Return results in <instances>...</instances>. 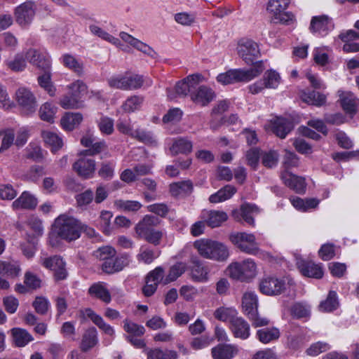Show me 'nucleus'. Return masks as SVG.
<instances>
[{
	"label": "nucleus",
	"mask_w": 359,
	"mask_h": 359,
	"mask_svg": "<svg viewBox=\"0 0 359 359\" xmlns=\"http://www.w3.org/2000/svg\"><path fill=\"white\" fill-rule=\"evenodd\" d=\"M69 94H72L75 97L82 100V97L86 93L87 86L81 80H77L67 86Z\"/></svg>",
	"instance_id": "obj_60"
},
{
	"label": "nucleus",
	"mask_w": 359,
	"mask_h": 359,
	"mask_svg": "<svg viewBox=\"0 0 359 359\" xmlns=\"http://www.w3.org/2000/svg\"><path fill=\"white\" fill-rule=\"evenodd\" d=\"M26 59L32 65L43 70L49 69L51 65L50 55L43 50L29 48L26 51Z\"/></svg>",
	"instance_id": "obj_13"
},
{
	"label": "nucleus",
	"mask_w": 359,
	"mask_h": 359,
	"mask_svg": "<svg viewBox=\"0 0 359 359\" xmlns=\"http://www.w3.org/2000/svg\"><path fill=\"white\" fill-rule=\"evenodd\" d=\"M159 255L157 251H154L148 248L142 247L140 252L137 255L138 262H143L147 264H151Z\"/></svg>",
	"instance_id": "obj_59"
},
{
	"label": "nucleus",
	"mask_w": 359,
	"mask_h": 359,
	"mask_svg": "<svg viewBox=\"0 0 359 359\" xmlns=\"http://www.w3.org/2000/svg\"><path fill=\"white\" fill-rule=\"evenodd\" d=\"M15 100L21 109L27 114L35 111L36 99L32 90L27 87H20L15 92Z\"/></svg>",
	"instance_id": "obj_10"
},
{
	"label": "nucleus",
	"mask_w": 359,
	"mask_h": 359,
	"mask_svg": "<svg viewBox=\"0 0 359 359\" xmlns=\"http://www.w3.org/2000/svg\"><path fill=\"white\" fill-rule=\"evenodd\" d=\"M236 50L238 57L247 65H253L254 67L259 62H255L261 55L259 46L251 39L242 38L238 40Z\"/></svg>",
	"instance_id": "obj_5"
},
{
	"label": "nucleus",
	"mask_w": 359,
	"mask_h": 359,
	"mask_svg": "<svg viewBox=\"0 0 359 359\" xmlns=\"http://www.w3.org/2000/svg\"><path fill=\"white\" fill-rule=\"evenodd\" d=\"M290 202L293 207L301 212H307L316 208L320 203L317 198H301L299 197H292Z\"/></svg>",
	"instance_id": "obj_36"
},
{
	"label": "nucleus",
	"mask_w": 359,
	"mask_h": 359,
	"mask_svg": "<svg viewBox=\"0 0 359 359\" xmlns=\"http://www.w3.org/2000/svg\"><path fill=\"white\" fill-rule=\"evenodd\" d=\"M142 204L137 201L116 200L114 207L120 211L137 212L142 208Z\"/></svg>",
	"instance_id": "obj_51"
},
{
	"label": "nucleus",
	"mask_w": 359,
	"mask_h": 359,
	"mask_svg": "<svg viewBox=\"0 0 359 359\" xmlns=\"http://www.w3.org/2000/svg\"><path fill=\"white\" fill-rule=\"evenodd\" d=\"M214 91L205 86L196 87L191 94V100L198 105L205 106L214 99Z\"/></svg>",
	"instance_id": "obj_22"
},
{
	"label": "nucleus",
	"mask_w": 359,
	"mask_h": 359,
	"mask_svg": "<svg viewBox=\"0 0 359 359\" xmlns=\"http://www.w3.org/2000/svg\"><path fill=\"white\" fill-rule=\"evenodd\" d=\"M123 329L130 334L129 336H142L145 332L142 325L136 324L128 319L123 321Z\"/></svg>",
	"instance_id": "obj_64"
},
{
	"label": "nucleus",
	"mask_w": 359,
	"mask_h": 359,
	"mask_svg": "<svg viewBox=\"0 0 359 359\" xmlns=\"http://www.w3.org/2000/svg\"><path fill=\"white\" fill-rule=\"evenodd\" d=\"M113 217V213L109 210H102L99 217V225L100 226L102 232L106 235L111 234L112 227L111 226V219Z\"/></svg>",
	"instance_id": "obj_57"
},
{
	"label": "nucleus",
	"mask_w": 359,
	"mask_h": 359,
	"mask_svg": "<svg viewBox=\"0 0 359 359\" xmlns=\"http://www.w3.org/2000/svg\"><path fill=\"white\" fill-rule=\"evenodd\" d=\"M57 111V107L55 104L52 102H46L40 107L39 114L41 120L53 123Z\"/></svg>",
	"instance_id": "obj_41"
},
{
	"label": "nucleus",
	"mask_w": 359,
	"mask_h": 359,
	"mask_svg": "<svg viewBox=\"0 0 359 359\" xmlns=\"http://www.w3.org/2000/svg\"><path fill=\"white\" fill-rule=\"evenodd\" d=\"M337 294L334 291H330L325 300L319 305L320 311L323 312H332L339 307Z\"/></svg>",
	"instance_id": "obj_50"
},
{
	"label": "nucleus",
	"mask_w": 359,
	"mask_h": 359,
	"mask_svg": "<svg viewBox=\"0 0 359 359\" xmlns=\"http://www.w3.org/2000/svg\"><path fill=\"white\" fill-rule=\"evenodd\" d=\"M98 342L97 332L95 328L88 329L83 335L81 349L83 352H87L93 348Z\"/></svg>",
	"instance_id": "obj_40"
},
{
	"label": "nucleus",
	"mask_w": 359,
	"mask_h": 359,
	"mask_svg": "<svg viewBox=\"0 0 359 359\" xmlns=\"http://www.w3.org/2000/svg\"><path fill=\"white\" fill-rule=\"evenodd\" d=\"M236 192V189L232 185H226L217 192L210 195L209 201L211 203H217L223 202L231 198Z\"/></svg>",
	"instance_id": "obj_43"
},
{
	"label": "nucleus",
	"mask_w": 359,
	"mask_h": 359,
	"mask_svg": "<svg viewBox=\"0 0 359 359\" xmlns=\"http://www.w3.org/2000/svg\"><path fill=\"white\" fill-rule=\"evenodd\" d=\"M36 13V4L33 0H26L13 9L15 22L22 28H27L32 23Z\"/></svg>",
	"instance_id": "obj_8"
},
{
	"label": "nucleus",
	"mask_w": 359,
	"mask_h": 359,
	"mask_svg": "<svg viewBox=\"0 0 359 359\" xmlns=\"http://www.w3.org/2000/svg\"><path fill=\"white\" fill-rule=\"evenodd\" d=\"M83 231L90 235L94 234L95 231L82 224L75 217L63 214L58 216L53 225V231L60 238L68 242L80 238Z\"/></svg>",
	"instance_id": "obj_1"
},
{
	"label": "nucleus",
	"mask_w": 359,
	"mask_h": 359,
	"mask_svg": "<svg viewBox=\"0 0 359 359\" xmlns=\"http://www.w3.org/2000/svg\"><path fill=\"white\" fill-rule=\"evenodd\" d=\"M21 272L20 263L16 260L0 261V274L8 278H16Z\"/></svg>",
	"instance_id": "obj_34"
},
{
	"label": "nucleus",
	"mask_w": 359,
	"mask_h": 359,
	"mask_svg": "<svg viewBox=\"0 0 359 359\" xmlns=\"http://www.w3.org/2000/svg\"><path fill=\"white\" fill-rule=\"evenodd\" d=\"M306 340L302 332L296 334H290L287 337V346L293 351L299 349L303 346Z\"/></svg>",
	"instance_id": "obj_61"
},
{
	"label": "nucleus",
	"mask_w": 359,
	"mask_h": 359,
	"mask_svg": "<svg viewBox=\"0 0 359 359\" xmlns=\"http://www.w3.org/2000/svg\"><path fill=\"white\" fill-rule=\"evenodd\" d=\"M144 98L142 96H130L123 103L122 109L128 113L134 112L139 110L143 103Z\"/></svg>",
	"instance_id": "obj_54"
},
{
	"label": "nucleus",
	"mask_w": 359,
	"mask_h": 359,
	"mask_svg": "<svg viewBox=\"0 0 359 359\" xmlns=\"http://www.w3.org/2000/svg\"><path fill=\"white\" fill-rule=\"evenodd\" d=\"M83 120L80 113L67 112L61 118V126L66 130H72L79 126Z\"/></svg>",
	"instance_id": "obj_42"
},
{
	"label": "nucleus",
	"mask_w": 359,
	"mask_h": 359,
	"mask_svg": "<svg viewBox=\"0 0 359 359\" xmlns=\"http://www.w3.org/2000/svg\"><path fill=\"white\" fill-rule=\"evenodd\" d=\"M237 313V311L233 307L221 306L215 310L214 316L216 319L222 322L229 321L231 325V320L238 318L236 316Z\"/></svg>",
	"instance_id": "obj_49"
},
{
	"label": "nucleus",
	"mask_w": 359,
	"mask_h": 359,
	"mask_svg": "<svg viewBox=\"0 0 359 359\" xmlns=\"http://www.w3.org/2000/svg\"><path fill=\"white\" fill-rule=\"evenodd\" d=\"M41 264L45 268L54 272L56 280L66 278L67 272L65 269V263L60 257L53 256L42 259Z\"/></svg>",
	"instance_id": "obj_16"
},
{
	"label": "nucleus",
	"mask_w": 359,
	"mask_h": 359,
	"mask_svg": "<svg viewBox=\"0 0 359 359\" xmlns=\"http://www.w3.org/2000/svg\"><path fill=\"white\" fill-rule=\"evenodd\" d=\"M13 341L17 346L22 347L34 340L32 336L25 330L15 327L11 330Z\"/></svg>",
	"instance_id": "obj_45"
},
{
	"label": "nucleus",
	"mask_w": 359,
	"mask_h": 359,
	"mask_svg": "<svg viewBox=\"0 0 359 359\" xmlns=\"http://www.w3.org/2000/svg\"><path fill=\"white\" fill-rule=\"evenodd\" d=\"M292 128V123L285 118L278 117L272 122L273 132L280 138H285Z\"/></svg>",
	"instance_id": "obj_33"
},
{
	"label": "nucleus",
	"mask_w": 359,
	"mask_h": 359,
	"mask_svg": "<svg viewBox=\"0 0 359 359\" xmlns=\"http://www.w3.org/2000/svg\"><path fill=\"white\" fill-rule=\"evenodd\" d=\"M290 311L294 318H306L310 316V306L303 303H295L291 306Z\"/></svg>",
	"instance_id": "obj_63"
},
{
	"label": "nucleus",
	"mask_w": 359,
	"mask_h": 359,
	"mask_svg": "<svg viewBox=\"0 0 359 359\" xmlns=\"http://www.w3.org/2000/svg\"><path fill=\"white\" fill-rule=\"evenodd\" d=\"M201 218L210 227L215 228L220 226L228 219L225 212L219 210H203Z\"/></svg>",
	"instance_id": "obj_24"
},
{
	"label": "nucleus",
	"mask_w": 359,
	"mask_h": 359,
	"mask_svg": "<svg viewBox=\"0 0 359 359\" xmlns=\"http://www.w3.org/2000/svg\"><path fill=\"white\" fill-rule=\"evenodd\" d=\"M158 223V219L154 216L146 215L135 226V230L138 238L144 239Z\"/></svg>",
	"instance_id": "obj_30"
},
{
	"label": "nucleus",
	"mask_w": 359,
	"mask_h": 359,
	"mask_svg": "<svg viewBox=\"0 0 359 359\" xmlns=\"http://www.w3.org/2000/svg\"><path fill=\"white\" fill-rule=\"evenodd\" d=\"M283 183L291 189L299 194H304L306 191L305 179L297 176L288 170H283L280 175Z\"/></svg>",
	"instance_id": "obj_20"
},
{
	"label": "nucleus",
	"mask_w": 359,
	"mask_h": 359,
	"mask_svg": "<svg viewBox=\"0 0 359 359\" xmlns=\"http://www.w3.org/2000/svg\"><path fill=\"white\" fill-rule=\"evenodd\" d=\"M73 168L79 176L86 179L91 178L95 171V161L85 156L74 163Z\"/></svg>",
	"instance_id": "obj_18"
},
{
	"label": "nucleus",
	"mask_w": 359,
	"mask_h": 359,
	"mask_svg": "<svg viewBox=\"0 0 359 359\" xmlns=\"http://www.w3.org/2000/svg\"><path fill=\"white\" fill-rule=\"evenodd\" d=\"M97 124L100 131L103 135H111L114 130V120L108 116H102L100 119L97 121Z\"/></svg>",
	"instance_id": "obj_58"
},
{
	"label": "nucleus",
	"mask_w": 359,
	"mask_h": 359,
	"mask_svg": "<svg viewBox=\"0 0 359 359\" xmlns=\"http://www.w3.org/2000/svg\"><path fill=\"white\" fill-rule=\"evenodd\" d=\"M60 62L69 69L81 75L83 73V64L81 60L76 58L74 55L66 53L60 58Z\"/></svg>",
	"instance_id": "obj_39"
},
{
	"label": "nucleus",
	"mask_w": 359,
	"mask_h": 359,
	"mask_svg": "<svg viewBox=\"0 0 359 359\" xmlns=\"http://www.w3.org/2000/svg\"><path fill=\"white\" fill-rule=\"evenodd\" d=\"M190 276L193 281L205 283L210 279V268L196 256L191 258Z\"/></svg>",
	"instance_id": "obj_11"
},
{
	"label": "nucleus",
	"mask_w": 359,
	"mask_h": 359,
	"mask_svg": "<svg viewBox=\"0 0 359 359\" xmlns=\"http://www.w3.org/2000/svg\"><path fill=\"white\" fill-rule=\"evenodd\" d=\"M60 105L65 109H79L83 106V100L75 97L72 94L68 93L64 95L59 102Z\"/></svg>",
	"instance_id": "obj_56"
},
{
	"label": "nucleus",
	"mask_w": 359,
	"mask_h": 359,
	"mask_svg": "<svg viewBox=\"0 0 359 359\" xmlns=\"http://www.w3.org/2000/svg\"><path fill=\"white\" fill-rule=\"evenodd\" d=\"M2 136V140L0 146V151L7 150L14 143L15 133L13 129L8 128L0 133Z\"/></svg>",
	"instance_id": "obj_62"
},
{
	"label": "nucleus",
	"mask_w": 359,
	"mask_h": 359,
	"mask_svg": "<svg viewBox=\"0 0 359 359\" xmlns=\"http://www.w3.org/2000/svg\"><path fill=\"white\" fill-rule=\"evenodd\" d=\"M192 189L193 184L190 180L178 182L170 185V191L174 196H180L190 194Z\"/></svg>",
	"instance_id": "obj_47"
},
{
	"label": "nucleus",
	"mask_w": 359,
	"mask_h": 359,
	"mask_svg": "<svg viewBox=\"0 0 359 359\" xmlns=\"http://www.w3.org/2000/svg\"><path fill=\"white\" fill-rule=\"evenodd\" d=\"M228 276L236 280L250 282L258 273L257 265L252 258H247L241 262L231 263L227 269Z\"/></svg>",
	"instance_id": "obj_4"
},
{
	"label": "nucleus",
	"mask_w": 359,
	"mask_h": 359,
	"mask_svg": "<svg viewBox=\"0 0 359 359\" xmlns=\"http://www.w3.org/2000/svg\"><path fill=\"white\" fill-rule=\"evenodd\" d=\"M280 336V330L276 327L262 328L256 332L257 339L264 344L278 340Z\"/></svg>",
	"instance_id": "obj_35"
},
{
	"label": "nucleus",
	"mask_w": 359,
	"mask_h": 359,
	"mask_svg": "<svg viewBox=\"0 0 359 359\" xmlns=\"http://www.w3.org/2000/svg\"><path fill=\"white\" fill-rule=\"evenodd\" d=\"M229 239L243 252L251 255H257L261 252L253 233H233L230 235Z\"/></svg>",
	"instance_id": "obj_7"
},
{
	"label": "nucleus",
	"mask_w": 359,
	"mask_h": 359,
	"mask_svg": "<svg viewBox=\"0 0 359 359\" xmlns=\"http://www.w3.org/2000/svg\"><path fill=\"white\" fill-rule=\"evenodd\" d=\"M88 292L92 297L98 298L107 304L111 302L110 293L104 284L95 283L93 285L89 288Z\"/></svg>",
	"instance_id": "obj_46"
},
{
	"label": "nucleus",
	"mask_w": 359,
	"mask_h": 359,
	"mask_svg": "<svg viewBox=\"0 0 359 359\" xmlns=\"http://www.w3.org/2000/svg\"><path fill=\"white\" fill-rule=\"evenodd\" d=\"M339 97L338 102L342 109L351 116L355 114L359 104V99L351 91H346L342 89L337 90Z\"/></svg>",
	"instance_id": "obj_15"
},
{
	"label": "nucleus",
	"mask_w": 359,
	"mask_h": 359,
	"mask_svg": "<svg viewBox=\"0 0 359 359\" xmlns=\"http://www.w3.org/2000/svg\"><path fill=\"white\" fill-rule=\"evenodd\" d=\"M290 3V0H270L269 1L267 11L274 23L289 25L294 20L292 13L285 11Z\"/></svg>",
	"instance_id": "obj_6"
},
{
	"label": "nucleus",
	"mask_w": 359,
	"mask_h": 359,
	"mask_svg": "<svg viewBox=\"0 0 359 359\" xmlns=\"http://www.w3.org/2000/svg\"><path fill=\"white\" fill-rule=\"evenodd\" d=\"M339 38L344 45L343 50L346 53H355L359 51V43L353 42L354 40L359 39V32L349 29L339 35Z\"/></svg>",
	"instance_id": "obj_29"
},
{
	"label": "nucleus",
	"mask_w": 359,
	"mask_h": 359,
	"mask_svg": "<svg viewBox=\"0 0 359 359\" xmlns=\"http://www.w3.org/2000/svg\"><path fill=\"white\" fill-rule=\"evenodd\" d=\"M37 203L38 200L35 196L28 191H24L15 201L13 202L12 206L15 210H32L36 207Z\"/></svg>",
	"instance_id": "obj_31"
},
{
	"label": "nucleus",
	"mask_w": 359,
	"mask_h": 359,
	"mask_svg": "<svg viewBox=\"0 0 359 359\" xmlns=\"http://www.w3.org/2000/svg\"><path fill=\"white\" fill-rule=\"evenodd\" d=\"M264 69L262 62H259L249 69H234L221 73L217 76V81L222 85L248 82L257 77Z\"/></svg>",
	"instance_id": "obj_3"
},
{
	"label": "nucleus",
	"mask_w": 359,
	"mask_h": 359,
	"mask_svg": "<svg viewBox=\"0 0 359 359\" xmlns=\"http://www.w3.org/2000/svg\"><path fill=\"white\" fill-rule=\"evenodd\" d=\"M45 72L38 76V83L40 87L43 88L50 96H55L56 88L51 81V75L48 69L44 70Z\"/></svg>",
	"instance_id": "obj_52"
},
{
	"label": "nucleus",
	"mask_w": 359,
	"mask_h": 359,
	"mask_svg": "<svg viewBox=\"0 0 359 359\" xmlns=\"http://www.w3.org/2000/svg\"><path fill=\"white\" fill-rule=\"evenodd\" d=\"M41 137L45 145L48 147L53 153L57 151L64 144L61 135L54 131L43 130L41 132Z\"/></svg>",
	"instance_id": "obj_27"
},
{
	"label": "nucleus",
	"mask_w": 359,
	"mask_h": 359,
	"mask_svg": "<svg viewBox=\"0 0 359 359\" xmlns=\"http://www.w3.org/2000/svg\"><path fill=\"white\" fill-rule=\"evenodd\" d=\"M297 265L302 275L304 276L321 278L323 276V269L320 264L311 262L306 263L302 259H297Z\"/></svg>",
	"instance_id": "obj_25"
},
{
	"label": "nucleus",
	"mask_w": 359,
	"mask_h": 359,
	"mask_svg": "<svg viewBox=\"0 0 359 359\" xmlns=\"http://www.w3.org/2000/svg\"><path fill=\"white\" fill-rule=\"evenodd\" d=\"M242 307L243 312L248 316L257 311L258 298L255 292L247 291L243 294L242 299Z\"/></svg>",
	"instance_id": "obj_37"
},
{
	"label": "nucleus",
	"mask_w": 359,
	"mask_h": 359,
	"mask_svg": "<svg viewBox=\"0 0 359 359\" xmlns=\"http://www.w3.org/2000/svg\"><path fill=\"white\" fill-rule=\"evenodd\" d=\"M302 99L304 102L313 104L318 107L325 104L326 102V96L316 91H311L308 93H303Z\"/></svg>",
	"instance_id": "obj_55"
},
{
	"label": "nucleus",
	"mask_w": 359,
	"mask_h": 359,
	"mask_svg": "<svg viewBox=\"0 0 359 359\" xmlns=\"http://www.w3.org/2000/svg\"><path fill=\"white\" fill-rule=\"evenodd\" d=\"M119 36L124 42L130 45L135 49L142 52L144 54L147 55L152 58H155L156 57L157 54L151 47L141 41L140 40L133 37L132 35L125 32H121Z\"/></svg>",
	"instance_id": "obj_21"
},
{
	"label": "nucleus",
	"mask_w": 359,
	"mask_h": 359,
	"mask_svg": "<svg viewBox=\"0 0 359 359\" xmlns=\"http://www.w3.org/2000/svg\"><path fill=\"white\" fill-rule=\"evenodd\" d=\"M172 142L170 150L172 155L188 154L192 151L193 142L187 137L174 138Z\"/></svg>",
	"instance_id": "obj_32"
},
{
	"label": "nucleus",
	"mask_w": 359,
	"mask_h": 359,
	"mask_svg": "<svg viewBox=\"0 0 359 359\" xmlns=\"http://www.w3.org/2000/svg\"><path fill=\"white\" fill-rule=\"evenodd\" d=\"M230 329L236 338L245 340L250 335V325L241 317L236 318L231 320Z\"/></svg>",
	"instance_id": "obj_23"
},
{
	"label": "nucleus",
	"mask_w": 359,
	"mask_h": 359,
	"mask_svg": "<svg viewBox=\"0 0 359 359\" xmlns=\"http://www.w3.org/2000/svg\"><path fill=\"white\" fill-rule=\"evenodd\" d=\"M285 283L282 279L274 276L264 277L259 283L260 291L266 295L280 294L285 289Z\"/></svg>",
	"instance_id": "obj_12"
},
{
	"label": "nucleus",
	"mask_w": 359,
	"mask_h": 359,
	"mask_svg": "<svg viewBox=\"0 0 359 359\" xmlns=\"http://www.w3.org/2000/svg\"><path fill=\"white\" fill-rule=\"evenodd\" d=\"M146 354L147 359H175L177 356L175 351H163L158 348L147 349Z\"/></svg>",
	"instance_id": "obj_48"
},
{
	"label": "nucleus",
	"mask_w": 359,
	"mask_h": 359,
	"mask_svg": "<svg viewBox=\"0 0 359 359\" xmlns=\"http://www.w3.org/2000/svg\"><path fill=\"white\" fill-rule=\"evenodd\" d=\"M238 352L237 346L233 344H218L211 350L213 359H232Z\"/></svg>",
	"instance_id": "obj_26"
},
{
	"label": "nucleus",
	"mask_w": 359,
	"mask_h": 359,
	"mask_svg": "<svg viewBox=\"0 0 359 359\" xmlns=\"http://www.w3.org/2000/svg\"><path fill=\"white\" fill-rule=\"evenodd\" d=\"M81 313L83 318H89L93 322V323H95L106 334L109 336L114 335L115 331L113 327L105 323L104 319L100 315L95 313L91 309H86L83 311H81Z\"/></svg>",
	"instance_id": "obj_28"
},
{
	"label": "nucleus",
	"mask_w": 359,
	"mask_h": 359,
	"mask_svg": "<svg viewBox=\"0 0 359 359\" xmlns=\"http://www.w3.org/2000/svg\"><path fill=\"white\" fill-rule=\"evenodd\" d=\"M201 76L200 74H192L188 76L184 80L177 83L175 86V91L178 95L186 96L189 95L197 87L201 81Z\"/></svg>",
	"instance_id": "obj_19"
},
{
	"label": "nucleus",
	"mask_w": 359,
	"mask_h": 359,
	"mask_svg": "<svg viewBox=\"0 0 359 359\" xmlns=\"http://www.w3.org/2000/svg\"><path fill=\"white\" fill-rule=\"evenodd\" d=\"M89 29L93 35L97 36L101 38L102 39L108 41L109 43L114 45L115 46L121 48L124 51L127 50L118 38L113 36L99 26L96 25H91L89 27Z\"/></svg>",
	"instance_id": "obj_38"
},
{
	"label": "nucleus",
	"mask_w": 359,
	"mask_h": 359,
	"mask_svg": "<svg viewBox=\"0 0 359 359\" xmlns=\"http://www.w3.org/2000/svg\"><path fill=\"white\" fill-rule=\"evenodd\" d=\"M333 29L334 23L327 15L314 16L311 20L310 30L314 34L324 36Z\"/></svg>",
	"instance_id": "obj_14"
},
{
	"label": "nucleus",
	"mask_w": 359,
	"mask_h": 359,
	"mask_svg": "<svg viewBox=\"0 0 359 359\" xmlns=\"http://www.w3.org/2000/svg\"><path fill=\"white\" fill-rule=\"evenodd\" d=\"M187 266L184 262H177L172 266L166 276H163V284L167 285L170 282L175 281L181 276L187 270Z\"/></svg>",
	"instance_id": "obj_44"
},
{
	"label": "nucleus",
	"mask_w": 359,
	"mask_h": 359,
	"mask_svg": "<svg viewBox=\"0 0 359 359\" xmlns=\"http://www.w3.org/2000/svg\"><path fill=\"white\" fill-rule=\"evenodd\" d=\"M194 247L198 255L208 259L223 262L228 259L229 252L228 248L216 241L201 238L194 243Z\"/></svg>",
	"instance_id": "obj_2"
},
{
	"label": "nucleus",
	"mask_w": 359,
	"mask_h": 359,
	"mask_svg": "<svg viewBox=\"0 0 359 359\" xmlns=\"http://www.w3.org/2000/svg\"><path fill=\"white\" fill-rule=\"evenodd\" d=\"M259 208L255 204L244 203L239 210H234L232 216L238 221L243 219L247 224L255 226L254 217L259 213Z\"/></svg>",
	"instance_id": "obj_17"
},
{
	"label": "nucleus",
	"mask_w": 359,
	"mask_h": 359,
	"mask_svg": "<svg viewBox=\"0 0 359 359\" xmlns=\"http://www.w3.org/2000/svg\"><path fill=\"white\" fill-rule=\"evenodd\" d=\"M281 82V77L278 72L274 69H269L264 72L262 79L257 81L248 86L252 94L262 93L266 88L276 89Z\"/></svg>",
	"instance_id": "obj_9"
},
{
	"label": "nucleus",
	"mask_w": 359,
	"mask_h": 359,
	"mask_svg": "<svg viewBox=\"0 0 359 359\" xmlns=\"http://www.w3.org/2000/svg\"><path fill=\"white\" fill-rule=\"evenodd\" d=\"M132 137L148 145L156 146L157 144L156 139L153 134L143 129L137 128L135 130L134 133H132Z\"/></svg>",
	"instance_id": "obj_53"
}]
</instances>
